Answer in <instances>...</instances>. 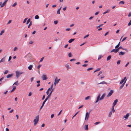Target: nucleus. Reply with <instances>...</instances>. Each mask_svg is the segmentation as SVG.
<instances>
[{"mask_svg":"<svg viewBox=\"0 0 131 131\" xmlns=\"http://www.w3.org/2000/svg\"><path fill=\"white\" fill-rule=\"evenodd\" d=\"M39 120V115H38L35 117V119H34V125H36L38 123Z\"/></svg>","mask_w":131,"mask_h":131,"instance_id":"f257e3e1","label":"nucleus"},{"mask_svg":"<svg viewBox=\"0 0 131 131\" xmlns=\"http://www.w3.org/2000/svg\"><path fill=\"white\" fill-rule=\"evenodd\" d=\"M113 90H111L108 93V94L107 96V97H110L111 96L113 93Z\"/></svg>","mask_w":131,"mask_h":131,"instance_id":"f03ea898","label":"nucleus"},{"mask_svg":"<svg viewBox=\"0 0 131 131\" xmlns=\"http://www.w3.org/2000/svg\"><path fill=\"white\" fill-rule=\"evenodd\" d=\"M23 72H20L18 71H17L16 72V77L17 78H18L19 75L23 73Z\"/></svg>","mask_w":131,"mask_h":131,"instance_id":"7ed1b4c3","label":"nucleus"},{"mask_svg":"<svg viewBox=\"0 0 131 131\" xmlns=\"http://www.w3.org/2000/svg\"><path fill=\"white\" fill-rule=\"evenodd\" d=\"M89 113H88V112H87L85 115V119L86 120V119H87V120H88V118H89Z\"/></svg>","mask_w":131,"mask_h":131,"instance_id":"20e7f679","label":"nucleus"},{"mask_svg":"<svg viewBox=\"0 0 131 131\" xmlns=\"http://www.w3.org/2000/svg\"><path fill=\"white\" fill-rule=\"evenodd\" d=\"M42 79L43 80H46L48 78L46 76V75H43L42 77Z\"/></svg>","mask_w":131,"mask_h":131,"instance_id":"39448f33","label":"nucleus"},{"mask_svg":"<svg viewBox=\"0 0 131 131\" xmlns=\"http://www.w3.org/2000/svg\"><path fill=\"white\" fill-rule=\"evenodd\" d=\"M127 80V79H126L125 81L122 84V85H121L120 87H119V89L120 90H121V89L124 86V85H125V83L126 82Z\"/></svg>","mask_w":131,"mask_h":131,"instance_id":"423d86ee","label":"nucleus"},{"mask_svg":"<svg viewBox=\"0 0 131 131\" xmlns=\"http://www.w3.org/2000/svg\"><path fill=\"white\" fill-rule=\"evenodd\" d=\"M126 77H125L124 78V79H122L121 81V82H120V84H122L125 81V80L126 79H126Z\"/></svg>","mask_w":131,"mask_h":131,"instance_id":"0eeeda50","label":"nucleus"},{"mask_svg":"<svg viewBox=\"0 0 131 131\" xmlns=\"http://www.w3.org/2000/svg\"><path fill=\"white\" fill-rule=\"evenodd\" d=\"M129 116V114L128 113H127L124 116L123 118H125V119H127Z\"/></svg>","mask_w":131,"mask_h":131,"instance_id":"6e6552de","label":"nucleus"},{"mask_svg":"<svg viewBox=\"0 0 131 131\" xmlns=\"http://www.w3.org/2000/svg\"><path fill=\"white\" fill-rule=\"evenodd\" d=\"M118 100L117 99H116L114 101V102L113 103V106H115L116 105L118 102Z\"/></svg>","mask_w":131,"mask_h":131,"instance_id":"1a4fd4ad","label":"nucleus"},{"mask_svg":"<svg viewBox=\"0 0 131 131\" xmlns=\"http://www.w3.org/2000/svg\"><path fill=\"white\" fill-rule=\"evenodd\" d=\"M105 93H104L102 95L101 97L100 98V100H102L103 99L105 96Z\"/></svg>","mask_w":131,"mask_h":131,"instance_id":"9d476101","label":"nucleus"},{"mask_svg":"<svg viewBox=\"0 0 131 131\" xmlns=\"http://www.w3.org/2000/svg\"><path fill=\"white\" fill-rule=\"evenodd\" d=\"M7 1L8 0H5L3 4L1 5V7H3L5 6V4L6 3Z\"/></svg>","mask_w":131,"mask_h":131,"instance_id":"9b49d317","label":"nucleus"},{"mask_svg":"<svg viewBox=\"0 0 131 131\" xmlns=\"http://www.w3.org/2000/svg\"><path fill=\"white\" fill-rule=\"evenodd\" d=\"M100 94H99V95H98V96L97 97V99H96V100L95 102V103H97L99 101V100H100Z\"/></svg>","mask_w":131,"mask_h":131,"instance_id":"f8f14e48","label":"nucleus"},{"mask_svg":"<svg viewBox=\"0 0 131 131\" xmlns=\"http://www.w3.org/2000/svg\"><path fill=\"white\" fill-rule=\"evenodd\" d=\"M13 75V74H11L8 75L7 76L6 78H11Z\"/></svg>","mask_w":131,"mask_h":131,"instance_id":"ddd939ff","label":"nucleus"},{"mask_svg":"<svg viewBox=\"0 0 131 131\" xmlns=\"http://www.w3.org/2000/svg\"><path fill=\"white\" fill-rule=\"evenodd\" d=\"M84 129L85 130H88V125H85L84 126Z\"/></svg>","mask_w":131,"mask_h":131,"instance_id":"4468645a","label":"nucleus"},{"mask_svg":"<svg viewBox=\"0 0 131 131\" xmlns=\"http://www.w3.org/2000/svg\"><path fill=\"white\" fill-rule=\"evenodd\" d=\"M60 80V79H59L58 80H57V78L56 77L55 79L54 82L57 83H58L59 81Z\"/></svg>","mask_w":131,"mask_h":131,"instance_id":"2eb2a0df","label":"nucleus"},{"mask_svg":"<svg viewBox=\"0 0 131 131\" xmlns=\"http://www.w3.org/2000/svg\"><path fill=\"white\" fill-rule=\"evenodd\" d=\"M74 39H71L68 41L69 43H71L74 40Z\"/></svg>","mask_w":131,"mask_h":131,"instance_id":"dca6fc26","label":"nucleus"},{"mask_svg":"<svg viewBox=\"0 0 131 131\" xmlns=\"http://www.w3.org/2000/svg\"><path fill=\"white\" fill-rule=\"evenodd\" d=\"M114 106H113L111 109V111H112V112H113V113L115 112V110L114 109Z\"/></svg>","mask_w":131,"mask_h":131,"instance_id":"f3484780","label":"nucleus"},{"mask_svg":"<svg viewBox=\"0 0 131 131\" xmlns=\"http://www.w3.org/2000/svg\"><path fill=\"white\" fill-rule=\"evenodd\" d=\"M125 52H123L122 51H121L119 53V55H123L125 54Z\"/></svg>","mask_w":131,"mask_h":131,"instance_id":"a211bd4d","label":"nucleus"},{"mask_svg":"<svg viewBox=\"0 0 131 131\" xmlns=\"http://www.w3.org/2000/svg\"><path fill=\"white\" fill-rule=\"evenodd\" d=\"M107 84V83L105 82V81H103L102 82H101L99 83H98L97 84Z\"/></svg>","mask_w":131,"mask_h":131,"instance_id":"6ab92c4d","label":"nucleus"},{"mask_svg":"<svg viewBox=\"0 0 131 131\" xmlns=\"http://www.w3.org/2000/svg\"><path fill=\"white\" fill-rule=\"evenodd\" d=\"M120 42H119V43H118V44L116 46H115V48L116 49L117 48H118V47H119V46H120Z\"/></svg>","mask_w":131,"mask_h":131,"instance_id":"aec40b11","label":"nucleus"},{"mask_svg":"<svg viewBox=\"0 0 131 131\" xmlns=\"http://www.w3.org/2000/svg\"><path fill=\"white\" fill-rule=\"evenodd\" d=\"M53 90H54L53 89H52V90H51V91L50 92V93L49 94H48V96H49L50 97L51 94L52 92L53 91Z\"/></svg>","mask_w":131,"mask_h":131,"instance_id":"412c9836","label":"nucleus"},{"mask_svg":"<svg viewBox=\"0 0 131 131\" xmlns=\"http://www.w3.org/2000/svg\"><path fill=\"white\" fill-rule=\"evenodd\" d=\"M5 61V58H2L1 60L0 61V63L2 62H4Z\"/></svg>","mask_w":131,"mask_h":131,"instance_id":"4be33fe9","label":"nucleus"},{"mask_svg":"<svg viewBox=\"0 0 131 131\" xmlns=\"http://www.w3.org/2000/svg\"><path fill=\"white\" fill-rule=\"evenodd\" d=\"M32 65H30L28 67V69L29 70H30L32 69Z\"/></svg>","mask_w":131,"mask_h":131,"instance_id":"5701e85b","label":"nucleus"},{"mask_svg":"<svg viewBox=\"0 0 131 131\" xmlns=\"http://www.w3.org/2000/svg\"><path fill=\"white\" fill-rule=\"evenodd\" d=\"M111 55H109V56H108L107 58V60L108 61L110 60L111 58Z\"/></svg>","mask_w":131,"mask_h":131,"instance_id":"b1692460","label":"nucleus"},{"mask_svg":"<svg viewBox=\"0 0 131 131\" xmlns=\"http://www.w3.org/2000/svg\"><path fill=\"white\" fill-rule=\"evenodd\" d=\"M110 11V10H109V9L107 10L105 12H104L103 13V14L104 15L106 13L108 12H109Z\"/></svg>","mask_w":131,"mask_h":131,"instance_id":"393cba45","label":"nucleus"},{"mask_svg":"<svg viewBox=\"0 0 131 131\" xmlns=\"http://www.w3.org/2000/svg\"><path fill=\"white\" fill-rule=\"evenodd\" d=\"M16 89V87L15 86H14L13 89L10 91V92H13Z\"/></svg>","mask_w":131,"mask_h":131,"instance_id":"a878e982","label":"nucleus"},{"mask_svg":"<svg viewBox=\"0 0 131 131\" xmlns=\"http://www.w3.org/2000/svg\"><path fill=\"white\" fill-rule=\"evenodd\" d=\"M112 114V111H110L108 114V116L109 117H111V115Z\"/></svg>","mask_w":131,"mask_h":131,"instance_id":"bb28decb","label":"nucleus"},{"mask_svg":"<svg viewBox=\"0 0 131 131\" xmlns=\"http://www.w3.org/2000/svg\"><path fill=\"white\" fill-rule=\"evenodd\" d=\"M114 52L115 53H116V49H114L112 50L111 51V52Z\"/></svg>","mask_w":131,"mask_h":131,"instance_id":"cd10ccee","label":"nucleus"},{"mask_svg":"<svg viewBox=\"0 0 131 131\" xmlns=\"http://www.w3.org/2000/svg\"><path fill=\"white\" fill-rule=\"evenodd\" d=\"M67 68V70H68L69 69V65L68 64H66L65 66Z\"/></svg>","mask_w":131,"mask_h":131,"instance_id":"c85d7f7f","label":"nucleus"},{"mask_svg":"<svg viewBox=\"0 0 131 131\" xmlns=\"http://www.w3.org/2000/svg\"><path fill=\"white\" fill-rule=\"evenodd\" d=\"M32 22L31 21L30 22L29 24V25L28 26V28H30V26L32 25Z\"/></svg>","mask_w":131,"mask_h":131,"instance_id":"c756f323","label":"nucleus"},{"mask_svg":"<svg viewBox=\"0 0 131 131\" xmlns=\"http://www.w3.org/2000/svg\"><path fill=\"white\" fill-rule=\"evenodd\" d=\"M125 3L123 1H120L119 3V4H124Z\"/></svg>","mask_w":131,"mask_h":131,"instance_id":"7c9ffc66","label":"nucleus"},{"mask_svg":"<svg viewBox=\"0 0 131 131\" xmlns=\"http://www.w3.org/2000/svg\"><path fill=\"white\" fill-rule=\"evenodd\" d=\"M39 18V17L38 15H36L35 17V18L36 19H38Z\"/></svg>","mask_w":131,"mask_h":131,"instance_id":"2f4dec72","label":"nucleus"},{"mask_svg":"<svg viewBox=\"0 0 131 131\" xmlns=\"http://www.w3.org/2000/svg\"><path fill=\"white\" fill-rule=\"evenodd\" d=\"M30 19L29 18L28 19V20H27L26 22V24H27L28 23H29V22H30Z\"/></svg>","mask_w":131,"mask_h":131,"instance_id":"473e14b6","label":"nucleus"},{"mask_svg":"<svg viewBox=\"0 0 131 131\" xmlns=\"http://www.w3.org/2000/svg\"><path fill=\"white\" fill-rule=\"evenodd\" d=\"M79 112H77L73 116L72 118V119H73V117H75V116L78 113H79Z\"/></svg>","mask_w":131,"mask_h":131,"instance_id":"72a5a7b5","label":"nucleus"},{"mask_svg":"<svg viewBox=\"0 0 131 131\" xmlns=\"http://www.w3.org/2000/svg\"><path fill=\"white\" fill-rule=\"evenodd\" d=\"M18 81H17L15 83H14L13 84V85L15 84L16 85H18Z\"/></svg>","mask_w":131,"mask_h":131,"instance_id":"f704fd0d","label":"nucleus"},{"mask_svg":"<svg viewBox=\"0 0 131 131\" xmlns=\"http://www.w3.org/2000/svg\"><path fill=\"white\" fill-rule=\"evenodd\" d=\"M103 25V24H101L99 25L96 28H98L100 27H102Z\"/></svg>","mask_w":131,"mask_h":131,"instance_id":"c9c22d12","label":"nucleus"},{"mask_svg":"<svg viewBox=\"0 0 131 131\" xmlns=\"http://www.w3.org/2000/svg\"><path fill=\"white\" fill-rule=\"evenodd\" d=\"M17 3L16 2H15L12 5V6L13 7H14L15 6L17 5Z\"/></svg>","mask_w":131,"mask_h":131,"instance_id":"e433bc0d","label":"nucleus"},{"mask_svg":"<svg viewBox=\"0 0 131 131\" xmlns=\"http://www.w3.org/2000/svg\"><path fill=\"white\" fill-rule=\"evenodd\" d=\"M100 122H95V123H94V124L95 125H97L99 124H100Z\"/></svg>","mask_w":131,"mask_h":131,"instance_id":"4c0bfd02","label":"nucleus"},{"mask_svg":"<svg viewBox=\"0 0 131 131\" xmlns=\"http://www.w3.org/2000/svg\"><path fill=\"white\" fill-rule=\"evenodd\" d=\"M121 60H118L117 62V64H120V62H121Z\"/></svg>","mask_w":131,"mask_h":131,"instance_id":"58836bf2","label":"nucleus"},{"mask_svg":"<svg viewBox=\"0 0 131 131\" xmlns=\"http://www.w3.org/2000/svg\"><path fill=\"white\" fill-rule=\"evenodd\" d=\"M68 56L69 57H70L72 56V55L71 52H70L69 53Z\"/></svg>","mask_w":131,"mask_h":131,"instance_id":"ea45409f","label":"nucleus"},{"mask_svg":"<svg viewBox=\"0 0 131 131\" xmlns=\"http://www.w3.org/2000/svg\"><path fill=\"white\" fill-rule=\"evenodd\" d=\"M102 57V55H100L99 56L98 59H101Z\"/></svg>","mask_w":131,"mask_h":131,"instance_id":"a19ab883","label":"nucleus"},{"mask_svg":"<svg viewBox=\"0 0 131 131\" xmlns=\"http://www.w3.org/2000/svg\"><path fill=\"white\" fill-rule=\"evenodd\" d=\"M28 19V18H25L24 20L23 21V23H25L26 22L27 20Z\"/></svg>","mask_w":131,"mask_h":131,"instance_id":"79ce46f5","label":"nucleus"},{"mask_svg":"<svg viewBox=\"0 0 131 131\" xmlns=\"http://www.w3.org/2000/svg\"><path fill=\"white\" fill-rule=\"evenodd\" d=\"M93 69V68H89L88 69H87V70L88 71H89L91 70H92Z\"/></svg>","mask_w":131,"mask_h":131,"instance_id":"37998d69","label":"nucleus"},{"mask_svg":"<svg viewBox=\"0 0 131 131\" xmlns=\"http://www.w3.org/2000/svg\"><path fill=\"white\" fill-rule=\"evenodd\" d=\"M4 30H2L1 31V32L0 34V35H2L4 33Z\"/></svg>","mask_w":131,"mask_h":131,"instance_id":"c03bdc74","label":"nucleus"},{"mask_svg":"<svg viewBox=\"0 0 131 131\" xmlns=\"http://www.w3.org/2000/svg\"><path fill=\"white\" fill-rule=\"evenodd\" d=\"M127 38V37H125L124 38H123V40H122V42L123 41H124Z\"/></svg>","mask_w":131,"mask_h":131,"instance_id":"a18cd8bd","label":"nucleus"},{"mask_svg":"<svg viewBox=\"0 0 131 131\" xmlns=\"http://www.w3.org/2000/svg\"><path fill=\"white\" fill-rule=\"evenodd\" d=\"M41 65L39 64L38 65V66L37 67V68L38 69H39V68H40V67H41Z\"/></svg>","mask_w":131,"mask_h":131,"instance_id":"49530a36","label":"nucleus"},{"mask_svg":"<svg viewBox=\"0 0 131 131\" xmlns=\"http://www.w3.org/2000/svg\"><path fill=\"white\" fill-rule=\"evenodd\" d=\"M90 96H88L86 97L85 98V100H87L88 99L90 98Z\"/></svg>","mask_w":131,"mask_h":131,"instance_id":"de8ad7c7","label":"nucleus"},{"mask_svg":"<svg viewBox=\"0 0 131 131\" xmlns=\"http://www.w3.org/2000/svg\"><path fill=\"white\" fill-rule=\"evenodd\" d=\"M58 23V21H57V20L55 21H54V24L55 25L57 24V23Z\"/></svg>","mask_w":131,"mask_h":131,"instance_id":"09e8293b","label":"nucleus"},{"mask_svg":"<svg viewBox=\"0 0 131 131\" xmlns=\"http://www.w3.org/2000/svg\"><path fill=\"white\" fill-rule=\"evenodd\" d=\"M45 97V95H44L42 97V100H43L44 99Z\"/></svg>","mask_w":131,"mask_h":131,"instance_id":"8fccbe9b","label":"nucleus"},{"mask_svg":"<svg viewBox=\"0 0 131 131\" xmlns=\"http://www.w3.org/2000/svg\"><path fill=\"white\" fill-rule=\"evenodd\" d=\"M88 66L87 64H83V65H82V66L84 67H86Z\"/></svg>","mask_w":131,"mask_h":131,"instance_id":"3c124183","label":"nucleus"},{"mask_svg":"<svg viewBox=\"0 0 131 131\" xmlns=\"http://www.w3.org/2000/svg\"><path fill=\"white\" fill-rule=\"evenodd\" d=\"M102 71H100L99 72V74H98V75H97V76H99V75H100V74H101L102 73Z\"/></svg>","mask_w":131,"mask_h":131,"instance_id":"603ef678","label":"nucleus"},{"mask_svg":"<svg viewBox=\"0 0 131 131\" xmlns=\"http://www.w3.org/2000/svg\"><path fill=\"white\" fill-rule=\"evenodd\" d=\"M67 6L65 7H64V8H63V11L66 10L67 9Z\"/></svg>","mask_w":131,"mask_h":131,"instance_id":"864d4df0","label":"nucleus"},{"mask_svg":"<svg viewBox=\"0 0 131 131\" xmlns=\"http://www.w3.org/2000/svg\"><path fill=\"white\" fill-rule=\"evenodd\" d=\"M131 25V20H130L129 21V22L128 24V26H129L130 25Z\"/></svg>","mask_w":131,"mask_h":131,"instance_id":"5fc2aeb1","label":"nucleus"},{"mask_svg":"<svg viewBox=\"0 0 131 131\" xmlns=\"http://www.w3.org/2000/svg\"><path fill=\"white\" fill-rule=\"evenodd\" d=\"M60 11H59V10H58L57 12V13L58 14H60Z\"/></svg>","mask_w":131,"mask_h":131,"instance_id":"6e6d98bb","label":"nucleus"},{"mask_svg":"<svg viewBox=\"0 0 131 131\" xmlns=\"http://www.w3.org/2000/svg\"><path fill=\"white\" fill-rule=\"evenodd\" d=\"M119 48L118 47V48H117L116 49V53L117 52L119 51Z\"/></svg>","mask_w":131,"mask_h":131,"instance_id":"4d7b16f0","label":"nucleus"},{"mask_svg":"<svg viewBox=\"0 0 131 131\" xmlns=\"http://www.w3.org/2000/svg\"><path fill=\"white\" fill-rule=\"evenodd\" d=\"M44 57L42 58L40 60L39 62H41L43 60V59L44 58Z\"/></svg>","mask_w":131,"mask_h":131,"instance_id":"13d9d810","label":"nucleus"},{"mask_svg":"<svg viewBox=\"0 0 131 131\" xmlns=\"http://www.w3.org/2000/svg\"><path fill=\"white\" fill-rule=\"evenodd\" d=\"M75 60H76V59H71L70 60V61L71 62V61H75Z\"/></svg>","mask_w":131,"mask_h":131,"instance_id":"bf43d9fd","label":"nucleus"},{"mask_svg":"<svg viewBox=\"0 0 131 131\" xmlns=\"http://www.w3.org/2000/svg\"><path fill=\"white\" fill-rule=\"evenodd\" d=\"M17 48L16 47H15L13 49V50L14 51H15L16 50H17Z\"/></svg>","mask_w":131,"mask_h":131,"instance_id":"052dcab7","label":"nucleus"},{"mask_svg":"<svg viewBox=\"0 0 131 131\" xmlns=\"http://www.w3.org/2000/svg\"><path fill=\"white\" fill-rule=\"evenodd\" d=\"M89 36V34H88L87 35H86L84 37V39H85V38H86L88 37V36Z\"/></svg>","mask_w":131,"mask_h":131,"instance_id":"680f3d73","label":"nucleus"},{"mask_svg":"<svg viewBox=\"0 0 131 131\" xmlns=\"http://www.w3.org/2000/svg\"><path fill=\"white\" fill-rule=\"evenodd\" d=\"M99 13V12H96L95 14V15L96 16Z\"/></svg>","mask_w":131,"mask_h":131,"instance_id":"e2e57ef3","label":"nucleus"},{"mask_svg":"<svg viewBox=\"0 0 131 131\" xmlns=\"http://www.w3.org/2000/svg\"><path fill=\"white\" fill-rule=\"evenodd\" d=\"M54 116V114H52L51 115V118H53V117Z\"/></svg>","mask_w":131,"mask_h":131,"instance_id":"0e129e2a","label":"nucleus"},{"mask_svg":"<svg viewBox=\"0 0 131 131\" xmlns=\"http://www.w3.org/2000/svg\"><path fill=\"white\" fill-rule=\"evenodd\" d=\"M12 59V57L11 56L9 57L8 59V61H10Z\"/></svg>","mask_w":131,"mask_h":131,"instance_id":"69168bd1","label":"nucleus"},{"mask_svg":"<svg viewBox=\"0 0 131 131\" xmlns=\"http://www.w3.org/2000/svg\"><path fill=\"white\" fill-rule=\"evenodd\" d=\"M70 30V28H67L66 29V31H69Z\"/></svg>","mask_w":131,"mask_h":131,"instance_id":"338daca9","label":"nucleus"},{"mask_svg":"<svg viewBox=\"0 0 131 131\" xmlns=\"http://www.w3.org/2000/svg\"><path fill=\"white\" fill-rule=\"evenodd\" d=\"M131 16V12L129 13L128 15V17H129Z\"/></svg>","mask_w":131,"mask_h":131,"instance_id":"774afa93","label":"nucleus"}]
</instances>
